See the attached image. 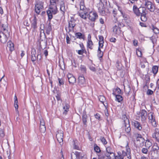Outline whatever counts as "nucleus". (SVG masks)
I'll list each match as a JSON object with an SVG mask.
<instances>
[{
    "label": "nucleus",
    "instance_id": "9d476101",
    "mask_svg": "<svg viewBox=\"0 0 159 159\" xmlns=\"http://www.w3.org/2000/svg\"><path fill=\"white\" fill-rule=\"evenodd\" d=\"M63 137V132L61 130H59L57 132L56 134V138L59 143L61 144L62 143Z\"/></svg>",
    "mask_w": 159,
    "mask_h": 159
},
{
    "label": "nucleus",
    "instance_id": "412c9836",
    "mask_svg": "<svg viewBox=\"0 0 159 159\" xmlns=\"http://www.w3.org/2000/svg\"><path fill=\"white\" fill-rule=\"evenodd\" d=\"M7 49H8L11 52L14 50V45L11 42L9 41L7 42Z\"/></svg>",
    "mask_w": 159,
    "mask_h": 159
},
{
    "label": "nucleus",
    "instance_id": "c9c22d12",
    "mask_svg": "<svg viewBox=\"0 0 159 159\" xmlns=\"http://www.w3.org/2000/svg\"><path fill=\"white\" fill-rule=\"evenodd\" d=\"M121 14L122 15V16L125 20H126L129 19V16L128 15L126 14L125 13H124L123 12H121Z\"/></svg>",
    "mask_w": 159,
    "mask_h": 159
},
{
    "label": "nucleus",
    "instance_id": "052dcab7",
    "mask_svg": "<svg viewBox=\"0 0 159 159\" xmlns=\"http://www.w3.org/2000/svg\"><path fill=\"white\" fill-rule=\"evenodd\" d=\"M103 43H104L101 42H99V47L98 48H102L103 46Z\"/></svg>",
    "mask_w": 159,
    "mask_h": 159
},
{
    "label": "nucleus",
    "instance_id": "8fccbe9b",
    "mask_svg": "<svg viewBox=\"0 0 159 159\" xmlns=\"http://www.w3.org/2000/svg\"><path fill=\"white\" fill-rule=\"evenodd\" d=\"M151 145V143L149 140H147L145 142V146L150 147Z\"/></svg>",
    "mask_w": 159,
    "mask_h": 159
},
{
    "label": "nucleus",
    "instance_id": "7ed1b4c3",
    "mask_svg": "<svg viewBox=\"0 0 159 159\" xmlns=\"http://www.w3.org/2000/svg\"><path fill=\"white\" fill-rule=\"evenodd\" d=\"M139 16H141V20L143 22L146 21L147 20V11L145 8L140 7L139 8Z\"/></svg>",
    "mask_w": 159,
    "mask_h": 159
},
{
    "label": "nucleus",
    "instance_id": "ddd939ff",
    "mask_svg": "<svg viewBox=\"0 0 159 159\" xmlns=\"http://www.w3.org/2000/svg\"><path fill=\"white\" fill-rule=\"evenodd\" d=\"M126 155V152L124 151H122L121 152H118L117 155H115V159H124V157Z\"/></svg>",
    "mask_w": 159,
    "mask_h": 159
},
{
    "label": "nucleus",
    "instance_id": "864d4df0",
    "mask_svg": "<svg viewBox=\"0 0 159 159\" xmlns=\"http://www.w3.org/2000/svg\"><path fill=\"white\" fill-rule=\"evenodd\" d=\"M99 39V42H101L104 43V38L101 35H99L98 36Z\"/></svg>",
    "mask_w": 159,
    "mask_h": 159
},
{
    "label": "nucleus",
    "instance_id": "6e6d98bb",
    "mask_svg": "<svg viewBox=\"0 0 159 159\" xmlns=\"http://www.w3.org/2000/svg\"><path fill=\"white\" fill-rule=\"evenodd\" d=\"M134 136L136 138H143L141 134L138 133L135 134Z\"/></svg>",
    "mask_w": 159,
    "mask_h": 159
},
{
    "label": "nucleus",
    "instance_id": "774afa93",
    "mask_svg": "<svg viewBox=\"0 0 159 159\" xmlns=\"http://www.w3.org/2000/svg\"><path fill=\"white\" fill-rule=\"evenodd\" d=\"M155 13H156L158 14L159 16V9L156 8L155 9Z\"/></svg>",
    "mask_w": 159,
    "mask_h": 159
},
{
    "label": "nucleus",
    "instance_id": "f8f14e48",
    "mask_svg": "<svg viewBox=\"0 0 159 159\" xmlns=\"http://www.w3.org/2000/svg\"><path fill=\"white\" fill-rule=\"evenodd\" d=\"M153 113L150 112L148 114V119L150 121L152 126L155 127L156 125V122L155 121V117L154 116Z\"/></svg>",
    "mask_w": 159,
    "mask_h": 159
},
{
    "label": "nucleus",
    "instance_id": "423d86ee",
    "mask_svg": "<svg viewBox=\"0 0 159 159\" xmlns=\"http://www.w3.org/2000/svg\"><path fill=\"white\" fill-rule=\"evenodd\" d=\"M120 25L119 22L117 21L113 27V31L116 35H119L121 33L120 28L119 27Z\"/></svg>",
    "mask_w": 159,
    "mask_h": 159
},
{
    "label": "nucleus",
    "instance_id": "5701e85b",
    "mask_svg": "<svg viewBox=\"0 0 159 159\" xmlns=\"http://www.w3.org/2000/svg\"><path fill=\"white\" fill-rule=\"evenodd\" d=\"M69 104L67 103H65V105H63V109L64 111L63 112V114L66 115L67 114V112L69 111Z\"/></svg>",
    "mask_w": 159,
    "mask_h": 159
},
{
    "label": "nucleus",
    "instance_id": "49530a36",
    "mask_svg": "<svg viewBox=\"0 0 159 159\" xmlns=\"http://www.w3.org/2000/svg\"><path fill=\"white\" fill-rule=\"evenodd\" d=\"M84 52H86V50L82 49L78 50L77 51V53L79 55H82Z\"/></svg>",
    "mask_w": 159,
    "mask_h": 159
},
{
    "label": "nucleus",
    "instance_id": "bb28decb",
    "mask_svg": "<svg viewBox=\"0 0 159 159\" xmlns=\"http://www.w3.org/2000/svg\"><path fill=\"white\" fill-rule=\"evenodd\" d=\"M75 36L77 38L84 39V35L80 33H77L75 34Z\"/></svg>",
    "mask_w": 159,
    "mask_h": 159
},
{
    "label": "nucleus",
    "instance_id": "a878e982",
    "mask_svg": "<svg viewBox=\"0 0 159 159\" xmlns=\"http://www.w3.org/2000/svg\"><path fill=\"white\" fill-rule=\"evenodd\" d=\"M133 10L134 13L138 16H139V8H138L137 6L134 5L133 7Z\"/></svg>",
    "mask_w": 159,
    "mask_h": 159
},
{
    "label": "nucleus",
    "instance_id": "39448f33",
    "mask_svg": "<svg viewBox=\"0 0 159 159\" xmlns=\"http://www.w3.org/2000/svg\"><path fill=\"white\" fill-rule=\"evenodd\" d=\"M106 150V152L105 153V155L109 159H111L114 157L115 154L111 147H107Z\"/></svg>",
    "mask_w": 159,
    "mask_h": 159
},
{
    "label": "nucleus",
    "instance_id": "4c0bfd02",
    "mask_svg": "<svg viewBox=\"0 0 159 159\" xmlns=\"http://www.w3.org/2000/svg\"><path fill=\"white\" fill-rule=\"evenodd\" d=\"M80 69L83 73H85L86 72V69L85 66L84 65H81L80 66Z\"/></svg>",
    "mask_w": 159,
    "mask_h": 159
},
{
    "label": "nucleus",
    "instance_id": "f3484780",
    "mask_svg": "<svg viewBox=\"0 0 159 159\" xmlns=\"http://www.w3.org/2000/svg\"><path fill=\"white\" fill-rule=\"evenodd\" d=\"M37 20L36 17L35 16H34L33 19L31 21V27L33 28L34 30L36 29L37 27Z\"/></svg>",
    "mask_w": 159,
    "mask_h": 159
},
{
    "label": "nucleus",
    "instance_id": "393cba45",
    "mask_svg": "<svg viewBox=\"0 0 159 159\" xmlns=\"http://www.w3.org/2000/svg\"><path fill=\"white\" fill-rule=\"evenodd\" d=\"M136 141L137 142H140V147H142V146L143 145L145 140L143 138H136Z\"/></svg>",
    "mask_w": 159,
    "mask_h": 159
},
{
    "label": "nucleus",
    "instance_id": "bf43d9fd",
    "mask_svg": "<svg viewBox=\"0 0 159 159\" xmlns=\"http://www.w3.org/2000/svg\"><path fill=\"white\" fill-rule=\"evenodd\" d=\"M89 68L92 71H96L95 68L93 66H89Z\"/></svg>",
    "mask_w": 159,
    "mask_h": 159
},
{
    "label": "nucleus",
    "instance_id": "4be33fe9",
    "mask_svg": "<svg viewBox=\"0 0 159 159\" xmlns=\"http://www.w3.org/2000/svg\"><path fill=\"white\" fill-rule=\"evenodd\" d=\"M132 123L135 128L139 130H141L142 127L140 123L137 121H134L132 122Z\"/></svg>",
    "mask_w": 159,
    "mask_h": 159
},
{
    "label": "nucleus",
    "instance_id": "680f3d73",
    "mask_svg": "<svg viewBox=\"0 0 159 159\" xmlns=\"http://www.w3.org/2000/svg\"><path fill=\"white\" fill-rule=\"evenodd\" d=\"M31 61L33 62H34L37 59V57L36 56H32L31 57Z\"/></svg>",
    "mask_w": 159,
    "mask_h": 159
},
{
    "label": "nucleus",
    "instance_id": "de8ad7c7",
    "mask_svg": "<svg viewBox=\"0 0 159 159\" xmlns=\"http://www.w3.org/2000/svg\"><path fill=\"white\" fill-rule=\"evenodd\" d=\"M59 84V85L63 84H64V80L62 79L58 78Z\"/></svg>",
    "mask_w": 159,
    "mask_h": 159
},
{
    "label": "nucleus",
    "instance_id": "b1692460",
    "mask_svg": "<svg viewBox=\"0 0 159 159\" xmlns=\"http://www.w3.org/2000/svg\"><path fill=\"white\" fill-rule=\"evenodd\" d=\"M112 94L114 95L115 96L116 98V100L118 102H120L122 100L123 98L121 96L118 94H116V93H115V92H113Z\"/></svg>",
    "mask_w": 159,
    "mask_h": 159
},
{
    "label": "nucleus",
    "instance_id": "cd10ccee",
    "mask_svg": "<svg viewBox=\"0 0 159 159\" xmlns=\"http://www.w3.org/2000/svg\"><path fill=\"white\" fill-rule=\"evenodd\" d=\"M87 116L85 112H84L82 115V120L84 125H86L87 122Z\"/></svg>",
    "mask_w": 159,
    "mask_h": 159
},
{
    "label": "nucleus",
    "instance_id": "a19ab883",
    "mask_svg": "<svg viewBox=\"0 0 159 159\" xmlns=\"http://www.w3.org/2000/svg\"><path fill=\"white\" fill-rule=\"evenodd\" d=\"M136 54L138 57H141L142 56V52L139 49H137L136 51Z\"/></svg>",
    "mask_w": 159,
    "mask_h": 159
},
{
    "label": "nucleus",
    "instance_id": "4d7b16f0",
    "mask_svg": "<svg viewBox=\"0 0 159 159\" xmlns=\"http://www.w3.org/2000/svg\"><path fill=\"white\" fill-rule=\"evenodd\" d=\"M4 136V131L2 130H0V137H3Z\"/></svg>",
    "mask_w": 159,
    "mask_h": 159
},
{
    "label": "nucleus",
    "instance_id": "c85d7f7f",
    "mask_svg": "<svg viewBox=\"0 0 159 159\" xmlns=\"http://www.w3.org/2000/svg\"><path fill=\"white\" fill-rule=\"evenodd\" d=\"M158 70V67L157 66H153L152 67V71L154 75L157 73Z\"/></svg>",
    "mask_w": 159,
    "mask_h": 159
},
{
    "label": "nucleus",
    "instance_id": "ea45409f",
    "mask_svg": "<svg viewBox=\"0 0 159 159\" xmlns=\"http://www.w3.org/2000/svg\"><path fill=\"white\" fill-rule=\"evenodd\" d=\"M152 30L155 33L157 34L159 33V31L158 29L156 27H155L154 26L152 27Z\"/></svg>",
    "mask_w": 159,
    "mask_h": 159
},
{
    "label": "nucleus",
    "instance_id": "09e8293b",
    "mask_svg": "<svg viewBox=\"0 0 159 159\" xmlns=\"http://www.w3.org/2000/svg\"><path fill=\"white\" fill-rule=\"evenodd\" d=\"M141 151L143 153L145 154H147L148 152V149L145 148H143L142 149Z\"/></svg>",
    "mask_w": 159,
    "mask_h": 159
},
{
    "label": "nucleus",
    "instance_id": "dca6fc26",
    "mask_svg": "<svg viewBox=\"0 0 159 159\" xmlns=\"http://www.w3.org/2000/svg\"><path fill=\"white\" fill-rule=\"evenodd\" d=\"M140 114L142 121H145L147 115V112L144 110H142L140 112Z\"/></svg>",
    "mask_w": 159,
    "mask_h": 159
},
{
    "label": "nucleus",
    "instance_id": "7c9ffc66",
    "mask_svg": "<svg viewBox=\"0 0 159 159\" xmlns=\"http://www.w3.org/2000/svg\"><path fill=\"white\" fill-rule=\"evenodd\" d=\"M14 107L17 110V109L18 108V100L16 95H15L14 97Z\"/></svg>",
    "mask_w": 159,
    "mask_h": 159
},
{
    "label": "nucleus",
    "instance_id": "338daca9",
    "mask_svg": "<svg viewBox=\"0 0 159 159\" xmlns=\"http://www.w3.org/2000/svg\"><path fill=\"white\" fill-rule=\"evenodd\" d=\"M80 47L81 49L85 50L84 45L83 43H81L80 44Z\"/></svg>",
    "mask_w": 159,
    "mask_h": 159
},
{
    "label": "nucleus",
    "instance_id": "473e14b6",
    "mask_svg": "<svg viewBox=\"0 0 159 159\" xmlns=\"http://www.w3.org/2000/svg\"><path fill=\"white\" fill-rule=\"evenodd\" d=\"M93 43L92 41H88L87 42V46L91 49H93Z\"/></svg>",
    "mask_w": 159,
    "mask_h": 159
},
{
    "label": "nucleus",
    "instance_id": "f03ea898",
    "mask_svg": "<svg viewBox=\"0 0 159 159\" xmlns=\"http://www.w3.org/2000/svg\"><path fill=\"white\" fill-rule=\"evenodd\" d=\"M57 6H49L48 9L47 11L48 17V20L50 21L53 18V15L56 14L57 12Z\"/></svg>",
    "mask_w": 159,
    "mask_h": 159
},
{
    "label": "nucleus",
    "instance_id": "20e7f679",
    "mask_svg": "<svg viewBox=\"0 0 159 159\" xmlns=\"http://www.w3.org/2000/svg\"><path fill=\"white\" fill-rule=\"evenodd\" d=\"M144 5L150 12H154L155 10V7L151 2L148 1H146Z\"/></svg>",
    "mask_w": 159,
    "mask_h": 159
},
{
    "label": "nucleus",
    "instance_id": "a211bd4d",
    "mask_svg": "<svg viewBox=\"0 0 159 159\" xmlns=\"http://www.w3.org/2000/svg\"><path fill=\"white\" fill-rule=\"evenodd\" d=\"M79 84L80 86H84L85 84L84 77L83 76H80L79 78Z\"/></svg>",
    "mask_w": 159,
    "mask_h": 159
},
{
    "label": "nucleus",
    "instance_id": "2f4dec72",
    "mask_svg": "<svg viewBox=\"0 0 159 159\" xmlns=\"http://www.w3.org/2000/svg\"><path fill=\"white\" fill-rule=\"evenodd\" d=\"M159 149V147L158 146L157 143H155L154 144L152 147V151H155L158 150Z\"/></svg>",
    "mask_w": 159,
    "mask_h": 159
},
{
    "label": "nucleus",
    "instance_id": "c03bdc74",
    "mask_svg": "<svg viewBox=\"0 0 159 159\" xmlns=\"http://www.w3.org/2000/svg\"><path fill=\"white\" fill-rule=\"evenodd\" d=\"M46 33L48 34H49L50 32V31L52 29L51 26L50 25L48 26V27L47 28H46Z\"/></svg>",
    "mask_w": 159,
    "mask_h": 159
},
{
    "label": "nucleus",
    "instance_id": "6ab92c4d",
    "mask_svg": "<svg viewBox=\"0 0 159 159\" xmlns=\"http://www.w3.org/2000/svg\"><path fill=\"white\" fill-rule=\"evenodd\" d=\"M43 6L40 4L38 3L35 5V11L36 12L39 14L40 11L43 8Z\"/></svg>",
    "mask_w": 159,
    "mask_h": 159
},
{
    "label": "nucleus",
    "instance_id": "69168bd1",
    "mask_svg": "<svg viewBox=\"0 0 159 159\" xmlns=\"http://www.w3.org/2000/svg\"><path fill=\"white\" fill-rule=\"evenodd\" d=\"M128 91L127 90V89H125V93H126L129 94V92L130 90V89L129 87H128Z\"/></svg>",
    "mask_w": 159,
    "mask_h": 159
},
{
    "label": "nucleus",
    "instance_id": "f257e3e1",
    "mask_svg": "<svg viewBox=\"0 0 159 159\" xmlns=\"http://www.w3.org/2000/svg\"><path fill=\"white\" fill-rule=\"evenodd\" d=\"M9 28L7 22L2 24L0 28V40L2 43H5L7 39V36L9 35Z\"/></svg>",
    "mask_w": 159,
    "mask_h": 159
},
{
    "label": "nucleus",
    "instance_id": "2eb2a0df",
    "mask_svg": "<svg viewBox=\"0 0 159 159\" xmlns=\"http://www.w3.org/2000/svg\"><path fill=\"white\" fill-rule=\"evenodd\" d=\"M67 77L69 84H73L76 82V79L75 77L71 74L69 73L67 75Z\"/></svg>",
    "mask_w": 159,
    "mask_h": 159
},
{
    "label": "nucleus",
    "instance_id": "603ef678",
    "mask_svg": "<svg viewBox=\"0 0 159 159\" xmlns=\"http://www.w3.org/2000/svg\"><path fill=\"white\" fill-rule=\"evenodd\" d=\"M40 126H45L44 120L42 118L40 119Z\"/></svg>",
    "mask_w": 159,
    "mask_h": 159
},
{
    "label": "nucleus",
    "instance_id": "13d9d810",
    "mask_svg": "<svg viewBox=\"0 0 159 159\" xmlns=\"http://www.w3.org/2000/svg\"><path fill=\"white\" fill-rule=\"evenodd\" d=\"M66 40L67 43L69 44L70 43V38L68 35L66 36Z\"/></svg>",
    "mask_w": 159,
    "mask_h": 159
},
{
    "label": "nucleus",
    "instance_id": "e433bc0d",
    "mask_svg": "<svg viewBox=\"0 0 159 159\" xmlns=\"http://www.w3.org/2000/svg\"><path fill=\"white\" fill-rule=\"evenodd\" d=\"M39 129L41 132L44 133L46 131L45 126H41L40 125Z\"/></svg>",
    "mask_w": 159,
    "mask_h": 159
},
{
    "label": "nucleus",
    "instance_id": "e2e57ef3",
    "mask_svg": "<svg viewBox=\"0 0 159 159\" xmlns=\"http://www.w3.org/2000/svg\"><path fill=\"white\" fill-rule=\"evenodd\" d=\"M133 44L135 46H136L138 45V41L136 40H134L133 41Z\"/></svg>",
    "mask_w": 159,
    "mask_h": 159
},
{
    "label": "nucleus",
    "instance_id": "c756f323",
    "mask_svg": "<svg viewBox=\"0 0 159 159\" xmlns=\"http://www.w3.org/2000/svg\"><path fill=\"white\" fill-rule=\"evenodd\" d=\"M60 9L61 11L62 12V13L63 14L66 10L67 8L66 7L64 4H63L60 5Z\"/></svg>",
    "mask_w": 159,
    "mask_h": 159
},
{
    "label": "nucleus",
    "instance_id": "58836bf2",
    "mask_svg": "<svg viewBox=\"0 0 159 159\" xmlns=\"http://www.w3.org/2000/svg\"><path fill=\"white\" fill-rule=\"evenodd\" d=\"M58 0H50V4L49 6H56V2Z\"/></svg>",
    "mask_w": 159,
    "mask_h": 159
},
{
    "label": "nucleus",
    "instance_id": "0eeeda50",
    "mask_svg": "<svg viewBox=\"0 0 159 159\" xmlns=\"http://www.w3.org/2000/svg\"><path fill=\"white\" fill-rule=\"evenodd\" d=\"M152 138L159 143V128H155L153 130Z\"/></svg>",
    "mask_w": 159,
    "mask_h": 159
},
{
    "label": "nucleus",
    "instance_id": "a18cd8bd",
    "mask_svg": "<svg viewBox=\"0 0 159 159\" xmlns=\"http://www.w3.org/2000/svg\"><path fill=\"white\" fill-rule=\"evenodd\" d=\"M100 140L104 144H106L107 143V142L106 139L104 137H101L100 138Z\"/></svg>",
    "mask_w": 159,
    "mask_h": 159
},
{
    "label": "nucleus",
    "instance_id": "0e129e2a",
    "mask_svg": "<svg viewBox=\"0 0 159 159\" xmlns=\"http://www.w3.org/2000/svg\"><path fill=\"white\" fill-rule=\"evenodd\" d=\"M110 41L111 42L115 43L116 41V39L114 38H111L110 39Z\"/></svg>",
    "mask_w": 159,
    "mask_h": 159
},
{
    "label": "nucleus",
    "instance_id": "aec40b11",
    "mask_svg": "<svg viewBox=\"0 0 159 159\" xmlns=\"http://www.w3.org/2000/svg\"><path fill=\"white\" fill-rule=\"evenodd\" d=\"M98 7L99 12L102 14H104L105 11L103 4L102 3H100Z\"/></svg>",
    "mask_w": 159,
    "mask_h": 159
},
{
    "label": "nucleus",
    "instance_id": "37998d69",
    "mask_svg": "<svg viewBox=\"0 0 159 159\" xmlns=\"http://www.w3.org/2000/svg\"><path fill=\"white\" fill-rule=\"evenodd\" d=\"M115 91L116 92L115 93H116H116L118 94H120L121 93V91L120 89L118 88H116V89H113V92H115Z\"/></svg>",
    "mask_w": 159,
    "mask_h": 159
},
{
    "label": "nucleus",
    "instance_id": "5fc2aeb1",
    "mask_svg": "<svg viewBox=\"0 0 159 159\" xmlns=\"http://www.w3.org/2000/svg\"><path fill=\"white\" fill-rule=\"evenodd\" d=\"M88 11V10L84 6H80V11Z\"/></svg>",
    "mask_w": 159,
    "mask_h": 159
},
{
    "label": "nucleus",
    "instance_id": "79ce46f5",
    "mask_svg": "<svg viewBox=\"0 0 159 159\" xmlns=\"http://www.w3.org/2000/svg\"><path fill=\"white\" fill-rule=\"evenodd\" d=\"M94 150L97 153H99L101 151L100 148L97 146L94 147Z\"/></svg>",
    "mask_w": 159,
    "mask_h": 159
},
{
    "label": "nucleus",
    "instance_id": "9b49d317",
    "mask_svg": "<svg viewBox=\"0 0 159 159\" xmlns=\"http://www.w3.org/2000/svg\"><path fill=\"white\" fill-rule=\"evenodd\" d=\"M98 17L97 13L95 11H90L89 14V18L91 21H95Z\"/></svg>",
    "mask_w": 159,
    "mask_h": 159
},
{
    "label": "nucleus",
    "instance_id": "f704fd0d",
    "mask_svg": "<svg viewBox=\"0 0 159 159\" xmlns=\"http://www.w3.org/2000/svg\"><path fill=\"white\" fill-rule=\"evenodd\" d=\"M103 55V52L101 51L100 48H98V56L99 58L102 57Z\"/></svg>",
    "mask_w": 159,
    "mask_h": 159
},
{
    "label": "nucleus",
    "instance_id": "1a4fd4ad",
    "mask_svg": "<svg viewBox=\"0 0 159 159\" xmlns=\"http://www.w3.org/2000/svg\"><path fill=\"white\" fill-rule=\"evenodd\" d=\"M75 20L74 19H71L69 22L68 29H66L67 31L69 32L73 31L74 28L75 27Z\"/></svg>",
    "mask_w": 159,
    "mask_h": 159
},
{
    "label": "nucleus",
    "instance_id": "6e6552de",
    "mask_svg": "<svg viewBox=\"0 0 159 159\" xmlns=\"http://www.w3.org/2000/svg\"><path fill=\"white\" fill-rule=\"evenodd\" d=\"M124 122L125 128V131L127 133H128L130 132L131 130L129 120L126 117L125 118L124 117Z\"/></svg>",
    "mask_w": 159,
    "mask_h": 159
},
{
    "label": "nucleus",
    "instance_id": "3c124183",
    "mask_svg": "<svg viewBox=\"0 0 159 159\" xmlns=\"http://www.w3.org/2000/svg\"><path fill=\"white\" fill-rule=\"evenodd\" d=\"M153 91L151 89H148L146 93L148 95H152L153 94Z\"/></svg>",
    "mask_w": 159,
    "mask_h": 159
},
{
    "label": "nucleus",
    "instance_id": "72a5a7b5",
    "mask_svg": "<svg viewBox=\"0 0 159 159\" xmlns=\"http://www.w3.org/2000/svg\"><path fill=\"white\" fill-rule=\"evenodd\" d=\"M98 98L99 100L102 103H103L105 101V97L102 95H100L98 97Z\"/></svg>",
    "mask_w": 159,
    "mask_h": 159
},
{
    "label": "nucleus",
    "instance_id": "4468645a",
    "mask_svg": "<svg viewBox=\"0 0 159 159\" xmlns=\"http://www.w3.org/2000/svg\"><path fill=\"white\" fill-rule=\"evenodd\" d=\"M88 11H80L79 15L82 18L86 20L89 16Z\"/></svg>",
    "mask_w": 159,
    "mask_h": 159
}]
</instances>
